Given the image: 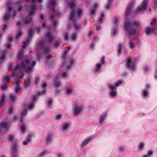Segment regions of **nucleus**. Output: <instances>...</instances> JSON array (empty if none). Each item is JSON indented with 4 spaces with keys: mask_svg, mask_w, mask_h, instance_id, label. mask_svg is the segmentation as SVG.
<instances>
[{
    "mask_svg": "<svg viewBox=\"0 0 157 157\" xmlns=\"http://www.w3.org/2000/svg\"><path fill=\"white\" fill-rule=\"evenodd\" d=\"M82 109V106L80 105H75L74 106L73 115L75 116H77L81 112Z\"/></svg>",
    "mask_w": 157,
    "mask_h": 157,
    "instance_id": "nucleus-9",
    "label": "nucleus"
},
{
    "mask_svg": "<svg viewBox=\"0 0 157 157\" xmlns=\"http://www.w3.org/2000/svg\"><path fill=\"white\" fill-rule=\"evenodd\" d=\"M29 42V39H26V40L23 43V47L25 48L26 46V44Z\"/></svg>",
    "mask_w": 157,
    "mask_h": 157,
    "instance_id": "nucleus-43",
    "label": "nucleus"
},
{
    "mask_svg": "<svg viewBox=\"0 0 157 157\" xmlns=\"http://www.w3.org/2000/svg\"><path fill=\"white\" fill-rule=\"evenodd\" d=\"M44 93L45 91L44 90H43L41 92H38L36 93L35 95H33L31 99L32 100V102L29 105L28 108L29 109H31L32 108H33V106L34 101L36 100L37 98V96H41Z\"/></svg>",
    "mask_w": 157,
    "mask_h": 157,
    "instance_id": "nucleus-6",
    "label": "nucleus"
},
{
    "mask_svg": "<svg viewBox=\"0 0 157 157\" xmlns=\"http://www.w3.org/2000/svg\"><path fill=\"white\" fill-rule=\"evenodd\" d=\"M39 45L40 48H43V52L45 54L49 52L50 48L49 46H46L44 45V42L43 41H40Z\"/></svg>",
    "mask_w": 157,
    "mask_h": 157,
    "instance_id": "nucleus-8",
    "label": "nucleus"
},
{
    "mask_svg": "<svg viewBox=\"0 0 157 157\" xmlns=\"http://www.w3.org/2000/svg\"><path fill=\"white\" fill-rule=\"evenodd\" d=\"M61 115L59 114H58L56 115L55 119L56 120H58L61 118Z\"/></svg>",
    "mask_w": 157,
    "mask_h": 157,
    "instance_id": "nucleus-61",
    "label": "nucleus"
},
{
    "mask_svg": "<svg viewBox=\"0 0 157 157\" xmlns=\"http://www.w3.org/2000/svg\"><path fill=\"white\" fill-rule=\"evenodd\" d=\"M52 25L53 27L55 28H56V25H57L56 21L54 19H52Z\"/></svg>",
    "mask_w": 157,
    "mask_h": 157,
    "instance_id": "nucleus-44",
    "label": "nucleus"
},
{
    "mask_svg": "<svg viewBox=\"0 0 157 157\" xmlns=\"http://www.w3.org/2000/svg\"><path fill=\"white\" fill-rule=\"evenodd\" d=\"M45 37L50 42H51L53 39L52 35L50 32H47L45 34Z\"/></svg>",
    "mask_w": 157,
    "mask_h": 157,
    "instance_id": "nucleus-12",
    "label": "nucleus"
},
{
    "mask_svg": "<svg viewBox=\"0 0 157 157\" xmlns=\"http://www.w3.org/2000/svg\"><path fill=\"white\" fill-rule=\"evenodd\" d=\"M6 100V96L5 94H2L0 100V107H1L5 102Z\"/></svg>",
    "mask_w": 157,
    "mask_h": 157,
    "instance_id": "nucleus-19",
    "label": "nucleus"
},
{
    "mask_svg": "<svg viewBox=\"0 0 157 157\" xmlns=\"http://www.w3.org/2000/svg\"><path fill=\"white\" fill-rule=\"evenodd\" d=\"M40 80V78L39 77H36L35 78V81H34V83L35 84H37L38 82H39V81Z\"/></svg>",
    "mask_w": 157,
    "mask_h": 157,
    "instance_id": "nucleus-56",
    "label": "nucleus"
},
{
    "mask_svg": "<svg viewBox=\"0 0 157 157\" xmlns=\"http://www.w3.org/2000/svg\"><path fill=\"white\" fill-rule=\"evenodd\" d=\"M59 42H56L54 43V48H58V47L59 46Z\"/></svg>",
    "mask_w": 157,
    "mask_h": 157,
    "instance_id": "nucleus-50",
    "label": "nucleus"
},
{
    "mask_svg": "<svg viewBox=\"0 0 157 157\" xmlns=\"http://www.w3.org/2000/svg\"><path fill=\"white\" fill-rule=\"evenodd\" d=\"M60 93V91L59 90L56 89L55 90V93L56 94L58 95Z\"/></svg>",
    "mask_w": 157,
    "mask_h": 157,
    "instance_id": "nucleus-62",
    "label": "nucleus"
},
{
    "mask_svg": "<svg viewBox=\"0 0 157 157\" xmlns=\"http://www.w3.org/2000/svg\"><path fill=\"white\" fill-rule=\"evenodd\" d=\"M2 56L1 57L0 60L2 61H3L5 59V55L6 54V50H4L2 51Z\"/></svg>",
    "mask_w": 157,
    "mask_h": 157,
    "instance_id": "nucleus-28",
    "label": "nucleus"
},
{
    "mask_svg": "<svg viewBox=\"0 0 157 157\" xmlns=\"http://www.w3.org/2000/svg\"><path fill=\"white\" fill-rule=\"evenodd\" d=\"M107 115V113L106 112H105L100 115L99 120V122L100 123H101L103 122L104 119Z\"/></svg>",
    "mask_w": 157,
    "mask_h": 157,
    "instance_id": "nucleus-14",
    "label": "nucleus"
},
{
    "mask_svg": "<svg viewBox=\"0 0 157 157\" xmlns=\"http://www.w3.org/2000/svg\"><path fill=\"white\" fill-rule=\"evenodd\" d=\"M25 85L27 86L29 85L30 83V79L29 78H28L26 79L25 80Z\"/></svg>",
    "mask_w": 157,
    "mask_h": 157,
    "instance_id": "nucleus-34",
    "label": "nucleus"
},
{
    "mask_svg": "<svg viewBox=\"0 0 157 157\" xmlns=\"http://www.w3.org/2000/svg\"><path fill=\"white\" fill-rule=\"evenodd\" d=\"M8 85L6 84H5L2 86H1V89L2 90H4L6 89Z\"/></svg>",
    "mask_w": 157,
    "mask_h": 157,
    "instance_id": "nucleus-47",
    "label": "nucleus"
},
{
    "mask_svg": "<svg viewBox=\"0 0 157 157\" xmlns=\"http://www.w3.org/2000/svg\"><path fill=\"white\" fill-rule=\"evenodd\" d=\"M126 66L127 68L134 70L135 69V62L132 61L131 59L128 58L125 60Z\"/></svg>",
    "mask_w": 157,
    "mask_h": 157,
    "instance_id": "nucleus-7",
    "label": "nucleus"
},
{
    "mask_svg": "<svg viewBox=\"0 0 157 157\" xmlns=\"http://www.w3.org/2000/svg\"><path fill=\"white\" fill-rule=\"evenodd\" d=\"M122 81L121 80L119 81L118 82H116L115 84V86L117 87L122 83Z\"/></svg>",
    "mask_w": 157,
    "mask_h": 157,
    "instance_id": "nucleus-55",
    "label": "nucleus"
},
{
    "mask_svg": "<svg viewBox=\"0 0 157 157\" xmlns=\"http://www.w3.org/2000/svg\"><path fill=\"white\" fill-rule=\"evenodd\" d=\"M10 77V75L8 74L6 76L3 77V79L4 80L7 82L9 81Z\"/></svg>",
    "mask_w": 157,
    "mask_h": 157,
    "instance_id": "nucleus-30",
    "label": "nucleus"
},
{
    "mask_svg": "<svg viewBox=\"0 0 157 157\" xmlns=\"http://www.w3.org/2000/svg\"><path fill=\"white\" fill-rule=\"evenodd\" d=\"M31 135L28 136V138H27L24 141L22 142L23 144L24 145H27L28 144V142L30 141L31 140L30 138L31 137Z\"/></svg>",
    "mask_w": 157,
    "mask_h": 157,
    "instance_id": "nucleus-27",
    "label": "nucleus"
},
{
    "mask_svg": "<svg viewBox=\"0 0 157 157\" xmlns=\"http://www.w3.org/2000/svg\"><path fill=\"white\" fill-rule=\"evenodd\" d=\"M77 35L75 33H72L70 35V38L73 40H76L77 37Z\"/></svg>",
    "mask_w": 157,
    "mask_h": 157,
    "instance_id": "nucleus-23",
    "label": "nucleus"
},
{
    "mask_svg": "<svg viewBox=\"0 0 157 157\" xmlns=\"http://www.w3.org/2000/svg\"><path fill=\"white\" fill-rule=\"evenodd\" d=\"M33 31L32 29H30L28 33V37L26 39H29V41L31 40L32 36L33 35Z\"/></svg>",
    "mask_w": 157,
    "mask_h": 157,
    "instance_id": "nucleus-22",
    "label": "nucleus"
},
{
    "mask_svg": "<svg viewBox=\"0 0 157 157\" xmlns=\"http://www.w3.org/2000/svg\"><path fill=\"white\" fill-rule=\"evenodd\" d=\"M101 63H99L97 64L96 66V68L95 69V71L96 72L98 71L101 68Z\"/></svg>",
    "mask_w": 157,
    "mask_h": 157,
    "instance_id": "nucleus-33",
    "label": "nucleus"
},
{
    "mask_svg": "<svg viewBox=\"0 0 157 157\" xmlns=\"http://www.w3.org/2000/svg\"><path fill=\"white\" fill-rule=\"evenodd\" d=\"M95 8H93L91 10L90 13L91 14L93 15L95 13Z\"/></svg>",
    "mask_w": 157,
    "mask_h": 157,
    "instance_id": "nucleus-64",
    "label": "nucleus"
},
{
    "mask_svg": "<svg viewBox=\"0 0 157 157\" xmlns=\"http://www.w3.org/2000/svg\"><path fill=\"white\" fill-rule=\"evenodd\" d=\"M136 44L135 43H133L132 41H130L129 42V47L131 48H133Z\"/></svg>",
    "mask_w": 157,
    "mask_h": 157,
    "instance_id": "nucleus-36",
    "label": "nucleus"
},
{
    "mask_svg": "<svg viewBox=\"0 0 157 157\" xmlns=\"http://www.w3.org/2000/svg\"><path fill=\"white\" fill-rule=\"evenodd\" d=\"M132 5L133 3L132 2L130 3L128 5L125 10V17L126 19H127L129 16L131 10L132 9Z\"/></svg>",
    "mask_w": 157,
    "mask_h": 157,
    "instance_id": "nucleus-11",
    "label": "nucleus"
},
{
    "mask_svg": "<svg viewBox=\"0 0 157 157\" xmlns=\"http://www.w3.org/2000/svg\"><path fill=\"white\" fill-rule=\"evenodd\" d=\"M50 6H54L55 4V2L54 0H51L50 3Z\"/></svg>",
    "mask_w": 157,
    "mask_h": 157,
    "instance_id": "nucleus-57",
    "label": "nucleus"
},
{
    "mask_svg": "<svg viewBox=\"0 0 157 157\" xmlns=\"http://www.w3.org/2000/svg\"><path fill=\"white\" fill-rule=\"evenodd\" d=\"M30 61L28 59H26L25 61H22L20 62V64H17L14 69V72L13 73V77L15 78H17L19 74L23 75V71L25 70V72L28 73L31 71L34 67H27L26 64H28Z\"/></svg>",
    "mask_w": 157,
    "mask_h": 157,
    "instance_id": "nucleus-1",
    "label": "nucleus"
},
{
    "mask_svg": "<svg viewBox=\"0 0 157 157\" xmlns=\"http://www.w3.org/2000/svg\"><path fill=\"white\" fill-rule=\"evenodd\" d=\"M36 64V62L35 61H33L31 63V66H32L31 67H34V66H35Z\"/></svg>",
    "mask_w": 157,
    "mask_h": 157,
    "instance_id": "nucleus-60",
    "label": "nucleus"
},
{
    "mask_svg": "<svg viewBox=\"0 0 157 157\" xmlns=\"http://www.w3.org/2000/svg\"><path fill=\"white\" fill-rule=\"evenodd\" d=\"M151 21L150 22V25L151 26H154L155 29H157V21L156 19L155 18L152 19L151 20Z\"/></svg>",
    "mask_w": 157,
    "mask_h": 157,
    "instance_id": "nucleus-16",
    "label": "nucleus"
},
{
    "mask_svg": "<svg viewBox=\"0 0 157 157\" xmlns=\"http://www.w3.org/2000/svg\"><path fill=\"white\" fill-rule=\"evenodd\" d=\"M27 112V110L26 109H25L23 112L22 113L21 116L20 117V122L22 123H23V117L25 116Z\"/></svg>",
    "mask_w": 157,
    "mask_h": 157,
    "instance_id": "nucleus-26",
    "label": "nucleus"
},
{
    "mask_svg": "<svg viewBox=\"0 0 157 157\" xmlns=\"http://www.w3.org/2000/svg\"><path fill=\"white\" fill-rule=\"evenodd\" d=\"M144 146V143L143 142H140L139 144V146L138 147V148L139 149H142Z\"/></svg>",
    "mask_w": 157,
    "mask_h": 157,
    "instance_id": "nucleus-45",
    "label": "nucleus"
},
{
    "mask_svg": "<svg viewBox=\"0 0 157 157\" xmlns=\"http://www.w3.org/2000/svg\"><path fill=\"white\" fill-rule=\"evenodd\" d=\"M0 126L1 127L3 128L4 129H8L9 128V127L8 125V124L6 122H5L4 121H2L0 124Z\"/></svg>",
    "mask_w": 157,
    "mask_h": 157,
    "instance_id": "nucleus-15",
    "label": "nucleus"
},
{
    "mask_svg": "<svg viewBox=\"0 0 157 157\" xmlns=\"http://www.w3.org/2000/svg\"><path fill=\"white\" fill-rule=\"evenodd\" d=\"M69 127V124L68 123H65L62 125L63 130V131H65Z\"/></svg>",
    "mask_w": 157,
    "mask_h": 157,
    "instance_id": "nucleus-31",
    "label": "nucleus"
},
{
    "mask_svg": "<svg viewBox=\"0 0 157 157\" xmlns=\"http://www.w3.org/2000/svg\"><path fill=\"white\" fill-rule=\"evenodd\" d=\"M76 13V10L72 8L70 14V19L72 21L73 28L77 31H79L81 29L82 25L81 23H77V19L74 18Z\"/></svg>",
    "mask_w": 157,
    "mask_h": 157,
    "instance_id": "nucleus-4",
    "label": "nucleus"
},
{
    "mask_svg": "<svg viewBox=\"0 0 157 157\" xmlns=\"http://www.w3.org/2000/svg\"><path fill=\"white\" fill-rule=\"evenodd\" d=\"M153 151H148L147 152V155L148 156L151 155Z\"/></svg>",
    "mask_w": 157,
    "mask_h": 157,
    "instance_id": "nucleus-63",
    "label": "nucleus"
},
{
    "mask_svg": "<svg viewBox=\"0 0 157 157\" xmlns=\"http://www.w3.org/2000/svg\"><path fill=\"white\" fill-rule=\"evenodd\" d=\"M119 16H115L114 18V24H117V22L119 21Z\"/></svg>",
    "mask_w": 157,
    "mask_h": 157,
    "instance_id": "nucleus-37",
    "label": "nucleus"
},
{
    "mask_svg": "<svg viewBox=\"0 0 157 157\" xmlns=\"http://www.w3.org/2000/svg\"><path fill=\"white\" fill-rule=\"evenodd\" d=\"M155 29L153 28L148 27L146 29V33L147 35L150 34L153 32L155 31Z\"/></svg>",
    "mask_w": 157,
    "mask_h": 157,
    "instance_id": "nucleus-18",
    "label": "nucleus"
},
{
    "mask_svg": "<svg viewBox=\"0 0 157 157\" xmlns=\"http://www.w3.org/2000/svg\"><path fill=\"white\" fill-rule=\"evenodd\" d=\"M152 7L155 8L157 5V0H152Z\"/></svg>",
    "mask_w": 157,
    "mask_h": 157,
    "instance_id": "nucleus-40",
    "label": "nucleus"
},
{
    "mask_svg": "<svg viewBox=\"0 0 157 157\" xmlns=\"http://www.w3.org/2000/svg\"><path fill=\"white\" fill-rule=\"evenodd\" d=\"M140 25L139 21L134 20L132 21H127L124 23V29L128 33V35L135 34L136 30L140 29Z\"/></svg>",
    "mask_w": 157,
    "mask_h": 157,
    "instance_id": "nucleus-2",
    "label": "nucleus"
},
{
    "mask_svg": "<svg viewBox=\"0 0 157 157\" xmlns=\"http://www.w3.org/2000/svg\"><path fill=\"white\" fill-rule=\"evenodd\" d=\"M12 149L11 153L12 157H17L18 156L17 152V146L16 143L13 144L12 147Z\"/></svg>",
    "mask_w": 157,
    "mask_h": 157,
    "instance_id": "nucleus-10",
    "label": "nucleus"
},
{
    "mask_svg": "<svg viewBox=\"0 0 157 157\" xmlns=\"http://www.w3.org/2000/svg\"><path fill=\"white\" fill-rule=\"evenodd\" d=\"M52 57V56L50 54H48L47 55V56L45 57V59L46 60H48L50 59V58H51Z\"/></svg>",
    "mask_w": 157,
    "mask_h": 157,
    "instance_id": "nucleus-58",
    "label": "nucleus"
},
{
    "mask_svg": "<svg viewBox=\"0 0 157 157\" xmlns=\"http://www.w3.org/2000/svg\"><path fill=\"white\" fill-rule=\"evenodd\" d=\"M104 16V13H102L101 15V17H99L98 21V22L100 23H101L102 22V20L103 19V18Z\"/></svg>",
    "mask_w": 157,
    "mask_h": 157,
    "instance_id": "nucleus-42",
    "label": "nucleus"
},
{
    "mask_svg": "<svg viewBox=\"0 0 157 157\" xmlns=\"http://www.w3.org/2000/svg\"><path fill=\"white\" fill-rule=\"evenodd\" d=\"M82 11L80 9H78V10L77 14L78 16L79 17L80 15L82 14Z\"/></svg>",
    "mask_w": 157,
    "mask_h": 157,
    "instance_id": "nucleus-53",
    "label": "nucleus"
},
{
    "mask_svg": "<svg viewBox=\"0 0 157 157\" xmlns=\"http://www.w3.org/2000/svg\"><path fill=\"white\" fill-rule=\"evenodd\" d=\"M63 35L64 36V40H68V34L66 33H63Z\"/></svg>",
    "mask_w": 157,
    "mask_h": 157,
    "instance_id": "nucleus-52",
    "label": "nucleus"
},
{
    "mask_svg": "<svg viewBox=\"0 0 157 157\" xmlns=\"http://www.w3.org/2000/svg\"><path fill=\"white\" fill-rule=\"evenodd\" d=\"M148 91H147V90H145L144 89L142 90V95L145 97L147 96V95Z\"/></svg>",
    "mask_w": 157,
    "mask_h": 157,
    "instance_id": "nucleus-38",
    "label": "nucleus"
},
{
    "mask_svg": "<svg viewBox=\"0 0 157 157\" xmlns=\"http://www.w3.org/2000/svg\"><path fill=\"white\" fill-rule=\"evenodd\" d=\"M7 7L8 8V12H9L10 13V12L12 10V7L10 6L8 4L7 5Z\"/></svg>",
    "mask_w": 157,
    "mask_h": 157,
    "instance_id": "nucleus-59",
    "label": "nucleus"
},
{
    "mask_svg": "<svg viewBox=\"0 0 157 157\" xmlns=\"http://www.w3.org/2000/svg\"><path fill=\"white\" fill-rule=\"evenodd\" d=\"M49 153L47 152L46 150L42 152H41L38 155L39 157H43L44 155H45L46 154Z\"/></svg>",
    "mask_w": 157,
    "mask_h": 157,
    "instance_id": "nucleus-29",
    "label": "nucleus"
},
{
    "mask_svg": "<svg viewBox=\"0 0 157 157\" xmlns=\"http://www.w3.org/2000/svg\"><path fill=\"white\" fill-rule=\"evenodd\" d=\"M13 111V108L12 106H10L9 107V110H8V113L11 114H12Z\"/></svg>",
    "mask_w": 157,
    "mask_h": 157,
    "instance_id": "nucleus-49",
    "label": "nucleus"
},
{
    "mask_svg": "<svg viewBox=\"0 0 157 157\" xmlns=\"http://www.w3.org/2000/svg\"><path fill=\"white\" fill-rule=\"evenodd\" d=\"M69 62L70 63L66 67V70L67 71H68L71 68L72 65L74 63L73 60L72 59H71L70 60Z\"/></svg>",
    "mask_w": 157,
    "mask_h": 157,
    "instance_id": "nucleus-25",
    "label": "nucleus"
},
{
    "mask_svg": "<svg viewBox=\"0 0 157 157\" xmlns=\"http://www.w3.org/2000/svg\"><path fill=\"white\" fill-rule=\"evenodd\" d=\"M107 87L109 88L110 90H112L114 89L115 86H112L111 84H108L107 85Z\"/></svg>",
    "mask_w": 157,
    "mask_h": 157,
    "instance_id": "nucleus-54",
    "label": "nucleus"
},
{
    "mask_svg": "<svg viewBox=\"0 0 157 157\" xmlns=\"http://www.w3.org/2000/svg\"><path fill=\"white\" fill-rule=\"evenodd\" d=\"M22 35V32L20 30L18 32L15 36V38L17 40L19 37L21 36Z\"/></svg>",
    "mask_w": 157,
    "mask_h": 157,
    "instance_id": "nucleus-32",
    "label": "nucleus"
},
{
    "mask_svg": "<svg viewBox=\"0 0 157 157\" xmlns=\"http://www.w3.org/2000/svg\"><path fill=\"white\" fill-rule=\"evenodd\" d=\"M36 6L34 4L30 6V10L27 16L24 18L23 20H20L16 23V25L23 26L25 24H28L33 21V18L31 17H33L36 14Z\"/></svg>",
    "mask_w": 157,
    "mask_h": 157,
    "instance_id": "nucleus-3",
    "label": "nucleus"
},
{
    "mask_svg": "<svg viewBox=\"0 0 157 157\" xmlns=\"http://www.w3.org/2000/svg\"><path fill=\"white\" fill-rule=\"evenodd\" d=\"M10 99L12 101H13L15 100V97L13 95L10 94Z\"/></svg>",
    "mask_w": 157,
    "mask_h": 157,
    "instance_id": "nucleus-48",
    "label": "nucleus"
},
{
    "mask_svg": "<svg viewBox=\"0 0 157 157\" xmlns=\"http://www.w3.org/2000/svg\"><path fill=\"white\" fill-rule=\"evenodd\" d=\"M15 137V136L13 134H8L7 135L6 138L9 142H11L12 140H13Z\"/></svg>",
    "mask_w": 157,
    "mask_h": 157,
    "instance_id": "nucleus-20",
    "label": "nucleus"
},
{
    "mask_svg": "<svg viewBox=\"0 0 157 157\" xmlns=\"http://www.w3.org/2000/svg\"><path fill=\"white\" fill-rule=\"evenodd\" d=\"M52 136L49 133H48L47 135L46 138V142L47 143H49L50 141L52 140Z\"/></svg>",
    "mask_w": 157,
    "mask_h": 157,
    "instance_id": "nucleus-21",
    "label": "nucleus"
},
{
    "mask_svg": "<svg viewBox=\"0 0 157 157\" xmlns=\"http://www.w3.org/2000/svg\"><path fill=\"white\" fill-rule=\"evenodd\" d=\"M150 87L151 86L150 84L148 83L147 84L145 85V88L144 90L148 91V89H150Z\"/></svg>",
    "mask_w": 157,
    "mask_h": 157,
    "instance_id": "nucleus-51",
    "label": "nucleus"
},
{
    "mask_svg": "<svg viewBox=\"0 0 157 157\" xmlns=\"http://www.w3.org/2000/svg\"><path fill=\"white\" fill-rule=\"evenodd\" d=\"M23 50L22 49H21L19 51L17 57L18 60H21V62L22 61H24L23 60H22L23 58Z\"/></svg>",
    "mask_w": 157,
    "mask_h": 157,
    "instance_id": "nucleus-17",
    "label": "nucleus"
},
{
    "mask_svg": "<svg viewBox=\"0 0 157 157\" xmlns=\"http://www.w3.org/2000/svg\"><path fill=\"white\" fill-rule=\"evenodd\" d=\"M123 45L121 43H119L117 46V52L118 55H120L121 53V49L122 48Z\"/></svg>",
    "mask_w": 157,
    "mask_h": 157,
    "instance_id": "nucleus-24",
    "label": "nucleus"
},
{
    "mask_svg": "<svg viewBox=\"0 0 157 157\" xmlns=\"http://www.w3.org/2000/svg\"><path fill=\"white\" fill-rule=\"evenodd\" d=\"M92 140V138H89L87 139L84 140L81 143V147H83L85 145L88 144L90 141Z\"/></svg>",
    "mask_w": 157,
    "mask_h": 157,
    "instance_id": "nucleus-13",
    "label": "nucleus"
},
{
    "mask_svg": "<svg viewBox=\"0 0 157 157\" xmlns=\"http://www.w3.org/2000/svg\"><path fill=\"white\" fill-rule=\"evenodd\" d=\"M110 95L111 97H113L116 95L117 93L115 91L112 90L110 92Z\"/></svg>",
    "mask_w": 157,
    "mask_h": 157,
    "instance_id": "nucleus-39",
    "label": "nucleus"
},
{
    "mask_svg": "<svg viewBox=\"0 0 157 157\" xmlns=\"http://www.w3.org/2000/svg\"><path fill=\"white\" fill-rule=\"evenodd\" d=\"M147 0H143L135 11V13L136 14H141L144 12V11L147 9Z\"/></svg>",
    "mask_w": 157,
    "mask_h": 157,
    "instance_id": "nucleus-5",
    "label": "nucleus"
},
{
    "mask_svg": "<svg viewBox=\"0 0 157 157\" xmlns=\"http://www.w3.org/2000/svg\"><path fill=\"white\" fill-rule=\"evenodd\" d=\"M57 78H56V81L55 82V86L56 87H58L59 86H60L61 85V83L58 81H57L56 80H57Z\"/></svg>",
    "mask_w": 157,
    "mask_h": 157,
    "instance_id": "nucleus-41",
    "label": "nucleus"
},
{
    "mask_svg": "<svg viewBox=\"0 0 157 157\" xmlns=\"http://www.w3.org/2000/svg\"><path fill=\"white\" fill-rule=\"evenodd\" d=\"M10 17V13L9 12H7L6 13L5 16L4 18V19L5 20H7Z\"/></svg>",
    "mask_w": 157,
    "mask_h": 157,
    "instance_id": "nucleus-35",
    "label": "nucleus"
},
{
    "mask_svg": "<svg viewBox=\"0 0 157 157\" xmlns=\"http://www.w3.org/2000/svg\"><path fill=\"white\" fill-rule=\"evenodd\" d=\"M21 129L22 133H24L26 130V128L25 127L24 124L21 126Z\"/></svg>",
    "mask_w": 157,
    "mask_h": 157,
    "instance_id": "nucleus-46",
    "label": "nucleus"
}]
</instances>
